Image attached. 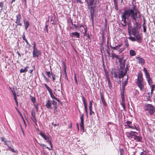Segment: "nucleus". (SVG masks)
Here are the masks:
<instances>
[{
	"mask_svg": "<svg viewBox=\"0 0 155 155\" xmlns=\"http://www.w3.org/2000/svg\"><path fill=\"white\" fill-rule=\"evenodd\" d=\"M132 5H133V7L132 9H129L128 10H125L126 12L129 13L131 15V19L133 22L135 21L136 25L137 26L139 24L138 23L137 21V20L138 21H139V19H137V18H139V15H137L138 12L135 11L136 10V6L133 4V3H132Z\"/></svg>",
	"mask_w": 155,
	"mask_h": 155,
	"instance_id": "f257e3e1",
	"label": "nucleus"
},
{
	"mask_svg": "<svg viewBox=\"0 0 155 155\" xmlns=\"http://www.w3.org/2000/svg\"><path fill=\"white\" fill-rule=\"evenodd\" d=\"M142 75L141 72L139 71L138 74L137 81L136 83L140 90L142 91L144 89V87Z\"/></svg>",
	"mask_w": 155,
	"mask_h": 155,
	"instance_id": "f03ea898",
	"label": "nucleus"
},
{
	"mask_svg": "<svg viewBox=\"0 0 155 155\" xmlns=\"http://www.w3.org/2000/svg\"><path fill=\"white\" fill-rule=\"evenodd\" d=\"M52 104L53 105L54 113H55V111H57L56 109L58 107L57 102L56 101L54 100L50 101L49 100H48L46 101L45 106L48 109L51 110L53 108L52 107Z\"/></svg>",
	"mask_w": 155,
	"mask_h": 155,
	"instance_id": "7ed1b4c3",
	"label": "nucleus"
},
{
	"mask_svg": "<svg viewBox=\"0 0 155 155\" xmlns=\"http://www.w3.org/2000/svg\"><path fill=\"white\" fill-rule=\"evenodd\" d=\"M132 34L136 38L137 41L139 43L142 42V36L139 34L137 27H134L132 29Z\"/></svg>",
	"mask_w": 155,
	"mask_h": 155,
	"instance_id": "20e7f679",
	"label": "nucleus"
},
{
	"mask_svg": "<svg viewBox=\"0 0 155 155\" xmlns=\"http://www.w3.org/2000/svg\"><path fill=\"white\" fill-rule=\"evenodd\" d=\"M130 16L131 17V15L129 13L124 11V12L122 13L121 15L122 18V21H123V23L122 24L123 26H127V22L126 21V19L128 20L130 22V23H128V25L129 26L130 23V21L129 20V17Z\"/></svg>",
	"mask_w": 155,
	"mask_h": 155,
	"instance_id": "39448f33",
	"label": "nucleus"
},
{
	"mask_svg": "<svg viewBox=\"0 0 155 155\" xmlns=\"http://www.w3.org/2000/svg\"><path fill=\"white\" fill-rule=\"evenodd\" d=\"M145 110L150 114L152 115L155 111V107L151 104H146L145 105Z\"/></svg>",
	"mask_w": 155,
	"mask_h": 155,
	"instance_id": "423d86ee",
	"label": "nucleus"
},
{
	"mask_svg": "<svg viewBox=\"0 0 155 155\" xmlns=\"http://www.w3.org/2000/svg\"><path fill=\"white\" fill-rule=\"evenodd\" d=\"M1 139L2 141L4 142V144L7 146L8 148L10 149V150L12 152H16L17 151L16 150H14L13 148L11 147L12 144L10 140H5V138L4 137H2Z\"/></svg>",
	"mask_w": 155,
	"mask_h": 155,
	"instance_id": "0eeeda50",
	"label": "nucleus"
},
{
	"mask_svg": "<svg viewBox=\"0 0 155 155\" xmlns=\"http://www.w3.org/2000/svg\"><path fill=\"white\" fill-rule=\"evenodd\" d=\"M45 140L46 142L50 145L51 147L52 148V144L51 142V137H46L45 135L41 132V131L39 134Z\"/></svg>",
	"mask_w": 155,
	"mask_h": 155,
	"instance_id": "6e6552de",
	"label": "nucleus"
},
{
	"mask_svg": "<svg viewBox=\"0 0 155 155\" xmlns=\"http://www.w3.org/2000/svg\"><path fill=\"white\" fill-rule=\"evenodd\" d=\"M88 8L89 9L90 13L91 15V18L92 21H93L94 16V8L95 7L93 6L92 5H88Z\"/></svg>",
	"mask_w": 155,
	"mask_h": 155,
	"instance_id": "1a4fd4ad",
	"label": "nucleus"
},
{
	"mask_svg": "<svg viewBox=\"0 0 155 155\" xmlns=\"http://www.w3.org/2000/svg\"><path fill=\"white\" fill-rule=\"evenodd\" d=\"M123 57L120 58L118 59L119 62L120 64V69H124L125 68V62L126 61V60H124V61H123Z\"/></svg>",
	"mask_w": 155,
	"mask_h": 155,
	"instance_id": "9d476101",
	"label": "nucleus"
},
{
	"mask_svg": "<svg viewBox=\"0 0 155 155\" xmlns=\"http://www.w3.org/2000/svg\"><path fill=\"white\" fill-rule=\"evenodd\" d=\"M32 54L33 57H38L41 55V52L40 51L37 49L33 51Z\"/></svg>",
	"mask_w": 155,
	"mask_h": 155,
	"instance_id": "9b49d317",
	"label": "nucleus"
},
{
	"mask_svg": "<svg viewBox=\"0 0 155 155\" xmlns=\"http://www.w3.org/2000/svg\"><path fill=\"white\" fill-rule=\"evenodd\" d=\"M121 97L122 99V100L120 102V104L123 107V109L124 110H125L126 108H125V105L124 103L125 100L124 97V93L121 94Z\"/></svg>",
	"mask_w": 155,
	"mask_h": 155,
	"instance_id": "f8f14e48",
	"label": "nucleus"
},
{
	"mask_svg": "<svg viewBox=\"0 0 155 155\" xmlns=\"http://www.w3.org/2000/svg\"><path fill=\"white\" fill-rule=\"evenodd\" d=\"M84 115L83 114L81 115V117H80L81 122L80 126L81 128L83 129V131L84 132Z\"/></svg>",
	"mask_w": 155,
	"mask_h": 155,
	"instance_id": "ddd939ff",
	"label": "nucleus"
},
{
	"mask_svg": "<svg viewBox=\"0 0 155 155\" xmlns=\"http://www.w3.org/2000/svg\"><path fill=\"white\" fill-rule=\"evenodd\" d=\"M135 58L137 60L139 64H140L141 65L144 64L145 61L143 58L139 57H136Z\"/></svg>",
	"mask_w": 155,
	"mask_h": 155,
	"instance_id": "4468645a",
	"label": "nucleus"
},
{
	"mask_svg": "<svg viewBox=\"0 0 155 155\" xmlns=\"http://www.w3.org/2000/svg\"><path fill=\"white\" fill-rule=\"evenodd\" d=\"M127 124L125 126H127L129 128H130L132 129H134L136 128V126L134 125V126H132L131 125V122L130 121H128L126 123Z\"/></svg>",
	"mask_w": 155,
	"mask_h": 155,
	"instance_id": "2eb2a0df",
	"label": "nucleus"
},
{
	"mask_svg": "<svg viewBox=\"0 0 155 155\" xmlns=\"http://www.w3.org/2000/svg\"><path fill=\"white\" fill-rule=\"evenodd\" d=\"M108 54L109 55V56L110 57H112V58L113 59L114 58H115L118 60L120 58L118 56V55H116L114 53H112L111 54V55H110V53L109 51L108 52Z\"/></svg>",
	"mask_w": 155,
	"mask_h": 155,
	"instance_id": "dca6fc26",
	"label": "nucleus"
},
{
	"mask_svg": "<svg viewBox=\"0 0 155 155\" xmlns=\"http://www.w3.org/2000/svg\"><path fill=\"white\" fill-rule=\"evenodd\" d=\"M121 70L119 71L118 72L117 74L122 77V78H123L124 76L125 75L126 73L125 72L123 71V69H120Z\"/></svg>",
	"mask_w": 155,
	"mask_h": 155,
	"instance_id": "f3484780",
	"label": "nucleus"
},
{
	"mask_svg": "<svg viewBox=\"0 0 155 155\" xmlns=\"http://www.w3.org/2000/svg\"><path fill=\"white\" fill-rule=\"evenodd\" d=\"M16 21L15 22L16 23H18L19 22H20L21 18L20 14H18V15L16 16Z\"/></svg>",
	"mask_w": 155,
	"mask_h": 155,
	"instance_id": "a211bd4d",
	"label": "nucleus"
},
{
	"mask_svg": "<svg viewBox=\"0 0 155 155\" xmlns=\"http://www.w3.org/2000/svg\"><path fill=\"white\" fill-rule=\"evenodd\" d=\"M23 21L25 29L27 30L30 25L29 22L28 21H26L25 20H24Z\"/></svg>",
	"mask_w": 155,
	"mask_h": 155,
	"instance_id": "6ab92c4d",
	"label": "nucleus"
},
{
	"mask_svg": "<svg viewBox=\"0 0 155 155\" xmlns=\"http://www.w3.org/2000/svg\"><path fill=\"white\" fill-rule=\"evenodd\" d=\"M101 100L102 103L103 104L104 106H107V104L105 102L104 97L102 96L101 93Z\"/></svg>",
	"mask_w": 155,
	"mask_h": 155,
	"instance_id": "aec40b11",
	"label": "nucleus"
},
{
	"mask_svg": "<svg viewBox=\"0 0 155 155\" xmlns=\"http://www.w3.org/2000/svg\"><path fill=\"white\" fill-rule=\"evenodd\" d=\"M73 35L72 37H76L78 38H80V33L77 32H73L72 33Z\"/></svg>",
	"mask_w": 155,
	"mask_h": 155,
	"instance_id": "412c9836",
	"label": "nucleus"
},
{
	"mask_svg": "<svg viewBox=\"0 0 155 155\" xmlns=\"http://www.w3.org/2000/svg\"><path fill=\"white\" fill-rule=\"evenodd\" d=\"M143 71L145 74L146 78H148V77L150 76L149 73L148 72L147 69L144 67L143 68Z\"/></svg>",
	"mask_w": 155,
	"mask_h": 155,
	"instance_id": "4be33fe9",
	"label": "nucleus"
},
{
	"mask_svg": "<svg viewBox=\"0 0 155 155\" xmlns=\"http://www.w3.org/2000/svg\"><path fill=\"white\" fill-rule=\"evenodd\" d=\"M115 9L116 10H118L117 0H113Z\"/></svg>",
	"mask_w": 155,
	"mask_h": 155,
	"instance_id": "5701e85b",
	"label": "nucleus"
},
{
	"mask_svg": "<svg viewBox=\"0 0 155 155\" xmlns=\"http://www.w3.org/2000/svg\"><path fill=\"white\" fill-rule=\"evenodd\" d=\"M45 87L46 88L47 90L49 92V94H51V93H52V90L51 89L50 87L48 86L46 84H44Z\"/></svg>",
	"mask_w": 155,
	"mask_h": 155,
	"instance_id": "b1692460",
	"label": "nucleus"
},
{
	"mask_svg": "<svg viewBox=\"0 0 155 155\" xmlns=\"http://www.w3.org/2000/svg\"><path fill=\"white\" fill-rule=\"evenodd\" d=\"M147 79V81L148 83V84L150 85L152 84V80L151 78H150V76L148 77V78H146Z\"/></svg>",
	"mask_w": 155,
	"mask_h": 155,
	"instance_id": "393cba45",
	"label": "nucleus"
},
{
	"mask_svg": "<svg viewBox=\"0 0 155 155\" xmlns=\"http://www.w3.org/2000/svg\"><path fill=\"white\" fill-rule=\"evenodd\" d=\"M28 66H26L25 68L24 69H21L20 70V73H24L25 72H26L28 70Z\"/></svg>",
	"mask_w": 155,
	"mask_h": 155,
	"instance_id": "a878e982",
	"label": "nucleus"
},
{
	"mask_svg": "<svg viewBox=\"0 0 155 155\" xmlns=\"http://www.w3.org/2000/svg\"><path fill=\"white\" fill-rule=\"evenodd\" d=\"M51 97L53 99L56 100L58 102H60V101L57 98L55 97L53 94V93L50 94Z\"/></svg>",
	"mask_w": 155,
	"mask_h": 155,
	"instance_id": "bb28decb",
	"label": "nucleus"
},
{
	"mask_svg": "<svg viewBox=\"0 0 155 155\" xmlns=\"http://www.w3.org/2000/svg\"><path fill=\"white\" fill-rule=\"evenodd\" d=\"M94 0H88L87 1L88 5H93Z\"/></svg>",
	"mask_w": 155,
	"mask_h": 155,
	"instance_id": "cd10ccee",
	"label": "nucleus"
},
{
	"mask_svg": "<svg viewBox=\"0 0 155 155\" xmlns=\"http://www.w3.org/2000/svg\"><path fill=\"white\" fill-rule=\"evenodd\" d=\"M129 54L130 56H134L136 54L135 52L133 50H131L130 51Z\"/></svg>",
	"mask_w": 155,
	"mask_h": 155,
	"instance_id": "c85d7f7f",
	"label": "nucleus"
},
{
	"mask_svg": "<svg viewBox=\"0 0 155 155\" xmlns=\"http://www.w3.org/2000/svg\"><path fill=\"white\" fill-rule=\"evenodd\" d=\"M151 89V94H152L153 93V91L154 90L155 88V84H152L150 85Z\"/></svg>",
	"mask_w": 155,
	"mask_h": 155,
	"instance_id": "c756f323",
	"label": "nucleus"
},
{
	"mask_svg": "<svg viewBox=\"0 0 155 155\" xmlns=\"http://www.w3.org/2000/svg\"><path fill=\"white\" fill-rule=\"evenodd\" d=\"M134 139L135 140H137L139 142L141 141V140L142 139L141 137L140 136H137L136 135H134Z\"/></svg>",
	"mask_w": 155,
	"mask_h": 155,
	"instance_id": "7c9ffc66",
	"label": "nucleus"
},
{
	"mask_svg": "<svg viewBox=\"0 0 155 155\" xmlns=\"http://www.w3.org/2000/svg\"><path fill=\"white\" fill-rule=\"evenodd\" d=\"M66 69V67L65 65H64V75H65V78L68 81V79Z\"/></svg>",
	"mask_w": 155,
	"mask_h": 155,
	"instance_id": "2f4dec72",
	"label": "nucleus"
},
{
	"mask_svg": "<svg viewBox=\"0 0 155 155\" xmlns=\"http://www.w3.org/2000/svg\"><path fill=\"white\" fill-rule=\"evenodd\" d=\"M106 78H107L109 87V88H110L112 86L111 84V83L110 79L109 78V77H108L107 76H106Z\"/></svg>",
	"mask_w": 155,
	"mask_h": 155,
	"instance_id": "473e14b6",
	"label": "nucleus"
},
{
	"mask_svg": "<svg viewBox=\"0 0 155 155\" xmlns=\"http://www.w3.org/2000/svg\"><path fill=\"white\" fill-rule=\"evenodd\" d=\"M128 38L131 41H137V39L135 37H130Z\"/></svg>",
	"mask_w": 155,
	"mask_h": 155,
	"instance_id": "72a5a7b5",
	"label": "nucleus"
},
{
	"mask_svg": "<svg viewBox=\"0 0 155 155\" xmlns=\"http://www.w3.org/2000/svg\"><path fill=\"white\" fill-rule=\"evenodd\" d=\"M93 102V101H89V110H91L92 109V105Z\"/></svg>",
	"mask_w": 155,
	"mask_h": 155,
	"instance_id": "f704fd0d",
	"label": "nucleus"
},
{
	"mask_svg": "<svg viewBox=\"0 0 155 155\" xmlns=\"http://www.w3.org/2000/svg\"><path fill=\"white\" fill-rule=\"evenodd\" d=\"M33 104L34 107H35L36 110V111H38L39 109V108L38 107V104L36 102H35L34 103H33Z\"/></svg>",
	"mask_w": 155,
	"mask_h": 155,
	"instance_id": "c9c22d12",
	"label": "nucleus"
},
{
	"mask_svg": "<svg viewBox=\"0 0 155 155\" xmlns=\"http://www.w3.org/2000/svg\"><path fill=\"white\" fill-rule=\"evenodd\" d=\"M144 22H143V31L145 33L146 31V26L144 25L145 23V20L144 18Z\"/></svg>",
	"mask_w": 155,
	"mask_h": 155,
	"instance_id": "e433bc0d",
	"label": "nucleus"
},
{
	"mask_svg": "<svg viewBox=\"0 0 155 155\" xmlns=\"http://www.w3.org/2000/svg\"><path fill=\"white\" fill-rule=\"evenodd\" d=\"M125 45L127 48H128L129 44L128 43V41L127 39H126L124 41Z\"/></svg>",
	"mask_w": 155,
	"mask_h": 155,
	"instance_id": "4c0bfd02",
	"label": "nucleus"
},
{
	"mask_svg": "<svg viewBox=\"0 0 155 155\" xmlns=\"http://www.w3.org/2000/svg\"><path fill=\"white\" fill-rule=\"evenodd\" d=\"M48 76L50 78H51V76H52V74H53L52 73H51L50 71H46V72Z\"/></svg>",
	"mask_w": 155,
	"mask_h": 155,
	"instance_id": "58836bf2",
	"label": "nucleus"
},
{
	"mask_svg": "<svg viewBox=\"0 0 155 155\" xmlns=\"http://www.w3.org/2000/svg\"><path fill=\"white\" fill-rule=\"evenodd\" d=\"M82 97V100L83 101V103L84 104H87V103L86 101V99H85L84 96H83Z\"/></svg>",
	"mask_w": 155,
	"mask_h": 155,
	"instance_id": "ea45409f",
	"label": "nucleus"
},
{
	"mask_svg": "<svg viewBox=\"0 0 155 155\" xmlns=\"http://www.w3.org/2000/svg\"><path fill=\"white\" fill-rule=\"evenodd\" d=\"M55 76L56 75L54 74H52V78L54 82L55 80Z\"/></svg>",
	"mask_w": 155,
	"mask_h": 155,
	"instance_id": "a19ab883",
	"label": "nucleus"
},
{
	"mask_svg": "<svg viewBox=\"0 0 155 155\" xmlns=\"http://www.w3.org/2000/svg\"><path fill=\"white\" fill-rule=\"evenodd\" d=\"M31 100L33 103L36 102V99L35 97H32L31 98Z\"/></svg>",
	"mask_w": 155,
	"mask_h": 155,
	"instance_id": "79ce46f5",
	"label": "nucleus"
},
{
	"mask_svg": "<svg viewBox=\"0 0 155 155\" xmlns=\"http://www.w3.org/2000/svg\"><path fill=\"white\" fill-rule=\"evenodd\" d=\"M84 32L83 33V35L84 36H85L87 35V29L86 27H84Z\"/></svg>",
	"mask_w": 155,
	"mask_h": 155,
	"instance_id": "37998d69",
	"label": "nucleus"
},
{
	"mask_svg": "<svg viewBox=\"0 0 155 155\" xmlns=\"http://www.w3.org/2000/svg\"><path fill=\"white\" fill-rule=\"evenodd\" d=\"M137 133L136 132H135L134 131H131L129 133V134L130 135H132L134 137V135H134V134H137Z\"/></svg>",
	"mask_w": 155,
	"mask_h": 155,
	"instance_id": "c03bdc74",
	"label": "nucleus"
},
{
	"mask_svg": "<svg viewBox=\"0 0 155 155\" xmlns=\"http://www.w3.org/2000/svg\"><path fill=\"white\" fill-rule=\"evenodd\" d=\"M128 81V78H127V81H124L123 82H122V84H123L122 85L125 86L127 84V81Z\"/></svg>",
	"mask_w": 155,
	"mask_h": 155,
	"instance_id": "a18cd8bd",
	"label": "nucleus"
},
{
	"mask_svg": "<svg viewBox=\"0 0 155 155\" xmlns=\"http://www.w3.org/2000/svg\"><path fill=\"white\" fill-rule=\"evenodd\" d=\"M125 49L124 48H121L118 51L119 53H121Z\"/></svg>",
	"mask_w": 155,
	"mask_h": 155,
	"instance_id": "49530a36",
	"label": "nucleus"
},
{
	"mask_svg": "<svg viewBox=\"0 0 155 155\" xmlns=\"http://www.w3.org/2000/svg\"><path fill=\"white\" fill-rule=\"evenodd\" d=\"M43 77L44 78V79L47 82H49V81L48 80L47 78L45 75H44Z\"/></svg>",
	"mask_w": 155,
	"mask_h": 155,
	"instance_id": "de8ad7c7",
	"label": "nucleus"
},
{
	"mask_svg": "<svg viewBox=\"0 0 155 155\" xmlns=\"http://www.w3.org/2000/svg\"><path fill=\"white\" fill-rule=\"evenodd\" d=\"M31 120H32L33 122H35V120H36V118H35V117H31Z\"/></svg>",
	"mask_w": 155,
	"mask_h": 155,
	"instance_id": "09e8293b",
	"label": "nucleus"
},
{
	"mask_svg": "<svg viewBox=\"0 0 155 155\" xmlns=\"http://www.w3.org/2000/svg\"><path fill=\"white\" fill-rule=\"evenodd\" d=\"M140 155H147V154L145 151H143L140 153Z\"/></svg>",
	"mask_w": 155,
	"mask_h": 155,
	"instance_id": "8fccbe9b",
	"label": "nucleus"
},
{
	"mask_svg": "<svg viewBox=\"0 0 155 155\" xmlns=\"http://www.w3.org/2000/svg\"><path fill=\"white\" fill-rule=\"evenodd\" d=\"M3 2H0V7L2 8L1 10L3 9Z\"/></svg>",
	"mask_w": 155,
	"mask_h": 155,
	"instance_id": "3c124183",
	"label": "nucleus"
},
{
	"mask_svg": "<svg viewBox=\"0 0 155 155\" xmlns=\"http://www.w3.org/2000/svg\"><path fill=\"white\" fill-rule=\"evenodd\" d=\"M37 49L36 48V45L35 43L34 42V44L33 46V50H34L36 49Z\"/></svg>",
	"mask_w": 155,
	"mask_h": 155,
	"instance_id": "603ef678",
	"label": "nucleus"
},
{
	"mask_svg": "<svg viewBox=\"0 0 155 155\" xmlns=\"http://www.w3.org/2000/svg\"><path fill=\"white\" fill-rule=\"evenodd\" d=\"M74 80H75V83L77 84V85H78V81H77V79L76 78V74H74Z\"/></svg>",
	"mask_w": 155,
	"mask_h": 155,
	"instance_id": "864d4df0",
	"label": "nucleus"
},
{
	"mask_svg": "<svg viewBox=\"0 0 155 155\" xmlns=\"http://www.w3.org/2000/svg\"><path fill=\"white\" fill-rule=\"evenodd\" d=\"M25 41L26 42L27 45L29 47H31V45L28 42V41L27 39L25 40Z\"/></svg>",
	"mask_w": 155,
	"mask_h": 155,
	"instance_id": "5fc2aeb1",
	"label": "nucleus"
},
{
	"mask_svg": "<svg viewBox=\"0 0 155 155\" xmlns=\"http://www.w3.org/2000/svg\"><path fill=\"white\" fill-rule=\"evenodd\" d=\"M114 78H116L117 77V74L116 72H114Z\"/></svg>",
	"mask_w": 155,
	"mask_h": 155,
	"instance_id": "6e6d98bb",
	"label": "nucleus"
},
{
	"mask_svg": "<svg viewBox=\"0 0 155 155\" xmlns=\"http://www.w3.org/2000/svg\"><path fill=\"white\" fill-rule=\"evenodd\" d=\"M120 155H124L123 150V149L120 150Z\"/></svg>",
	"mask_w": 155,
	"mask_h": 155,
	"instance_id": "4d7b16f0",
	"label": "nucleus"
},
{
	"mask_svg": "<svg viewBox=\"0 0 155 155\" xmlns=\"http://www.w3.org/2000/svg\"><path fill=\"white\" fill-rule=\"evenodd\" d=\"M35 113L34 112L32 111L31 112V117H35Z\"/></svg>",
	"mask_w": 155,
	"mask_h": 155,
	"instance_id": "13d9d810",
	"label": "nucleus"
},
{
	"mask_svg": "<svg viewBox=\"0 0 155 155\" xmlns=\"http://www.w3.org/2000/svg\"><path fill=\"white\" fill-rule=\"evenodd\" d=\"M45 29H46V31L48 32V24H46L45 26Z\"/></svg>",
	"mask_w": 155,
	"mask_h": 155,
	"instance_id": "bf43d9fd",
	"label": "nucleus"
},
{
	"mask_svg": "<svg viewBox=\"0 0 155 155\" xmlns=\"http://www.w3.org/2000/svg\"><path fill=\"white\" fill-rule=\"evenodd\" d=\"M89 110L90 111V114H89L90 115H91L92 114H94V112L92 110V109L91 110Z\"/></svg>",
	"mask_w": 155,
	"mask_h": 155,
	"instance_id": "052dcab7",
	"label": "nucleus"
},
{
	"mask_svg": "<svg viewBox=\"0 0 155 155\" xmlns=\"http://www.w3.org/2000/svg\"><path fill=\"white\" fill-rule=\"evenodd\" d=\"M77 3H80V4H82L83 2H82L81 0H76Z\"/></svg>",
	"mask_w": 155,
	"mask_h": 155,
	"instance_id": "680f3d73",
	"label": "nucleus"
},
{
	"mask_svg": "<svg viewBox=\"0 0 155 155\" xmlns=\"http://www.w3.org/2000/svg\"><path fill=\"white\" fill-rule=\"evenodd\" d=\"M122 46V44H120L119 45H117L116 46L117 48L118 49V48L121 47Z\"/></svg>",
	"mask_w": 155,
	"mask_h": 155,
	"instance_id": "e2e57ef3",
	"label": "nucleus"
},
{
	"mask_svg": "<svg viewBox=\"0 0 155 155\" xmlns=\"http://www.w3.org/2000/svg\"><path fill=\"white\" fill-rule=\"evenodd\" d=\"M22 38L23 40L25 41V40H26V39L25 38V36L24 33H23V35H22Z\"/></svg>",
	"mask_w": 155,
	"mask_h": 155,
	"instance_id": "0e129e2a",
	"label": "nucleus"
},
{
	"mask_svg": "<svg viewBox=\"0 0 155 155\" xmlns=\"http://www.w3.org/2000/svg\"><path fill=\"white\" fill-rule=\"evenodd\" d=\"M84 107L85 108V110H87V104H84Z\"/></svg>",
	"mask_w": 155,
	"mask_h": 155,
	"instance_id": "69168bd1",
	"label": "nucleus"
},
{
	"mask_svg": "<svg viewBox=\"0 0 155 155\" xmlns=\"http://www.w3.org/2000/svg\"><path fill=\"white\" fill-rule=\"evenodd\" d=\"M52 125L53 126H55H55H59V124H54V122H53V123H52Z\"/></svg>",
	"mask_w": 155,
	"mask_h": 155,
	"instance_id": "338daca9",
	"label": "nucleus"
},
{
	"mask_svg": "<svg viewBox=\"0 0 155 155\" xmlns=\"http://www.w3.org/2000/svg\"><path fill=\"white\" fill-rule=\"evenodd\" d=\"M128 70H129V68H128V67H127V66L126 67V68H125V73H127V71Z\"/></svg>",
	"mask_w": 155,
	"mask_h": 155,
	"instance_id": "774afa93",
	"label": "nucleus"
}]
</instances>
